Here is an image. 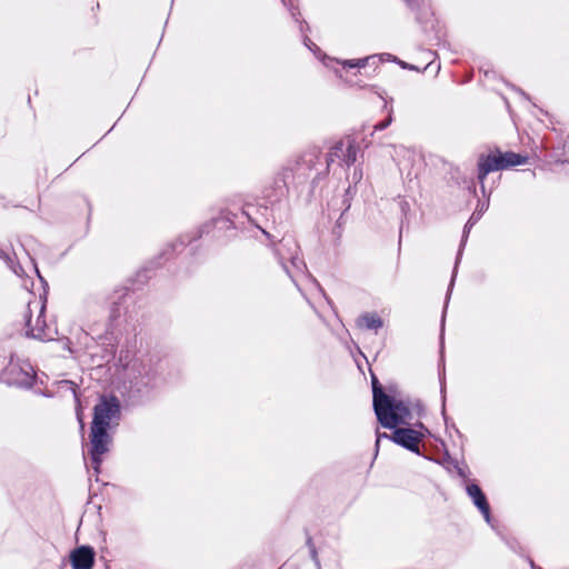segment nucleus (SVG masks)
Segmentation results:
<instances>
[{"instance_id": "f03ea898", "label": "nucleus", "mask_w": 569, "mask_h": 569, "mask_svg": "<svg viewBox=\"0 0 569 569\" xmlns=\"http://www.w3.org/2000/svg\"><path fill=\"white\" fill-rule=\"evenodd\" d=\"M274 254L292 281H296L297 274L303 273L306 263L300 257L299 246L293 238H282L274 249Z\"/></svg>"}, {"instance_id": "aec40b11", "label": "nucleus", "mask_w": 569, "mask_h": 569, "mask_svg": "<svg viewBox=\"0 0 569 569\" xmlns=\"http://www.w3.org/2000/svg\"><path fill=\"white\" fill-rule=\"evenodd\" d=\"M392 109H388V118L385 120V121H380L378 122L377 124H375V130H378V131H381V130H385L387 127L390 126V123L392 122Z\"/></svg>"}, {"instance_id": "7c9ffc66", "label": "nucleus", "mask_w": 569, "mask_h": 569, "mask_svg": "<svg viewBox=\"0 0 569 569\" xmlns=\"http://www.w3.org/2000/svg\"><path fill=\"white\" fill-rule=\"evenodd\" d=\"M487 207H488V206H486V207H485V206H481V207H480V209H479V211H478V213H479V214H481V212H483V210H486V209H487Z\"/></svg>"}, {"instance_id": "a878e982", "label": "nucleus", "mask_w": 569, "mask_h": 569, "mask_svg": "<svg viewBox=\"0 0 569 569\" xmlns=\"http://www.w3.org/2000/svg\"><path fill=\"white\" fill-rule=\"evenodd\" d=\"M458 475H459L461 478H463V479H465V482H466V481H469V480L467 479V475H466V471H465L463 469H458Z\"/></svg>"}, {"instance_id": "ddd939ff", "label": "nucleus", "mask_w": 569, "mask_h": 569, "mask_svg": "<svg viewBox=\"0 0 569 569\" xmlns=\"http://www.w3.org/2000/svg\"><path fill=\"white\" fill-rule=\"evenodd\" d=\"M502 170L501 162L497 158V153L492 152L487 156L481 154L478 160V180L481 184V189L485 192V179L493 171Z\"/></svg>"}, {"instance_id": "cd10ccee", "label": "nucleus", "mask_w": 569, "mask_h": 569, "mask_svg": "<svg viewBox=\"0 0 569 569\" xmlns=\"http://www.w3.org/2000/svg\"><path fill=\"white\" fill-rule=\"evenodd\" d=\"M531 569H541L540 567L536 566L532 560H530Z\"/></svg>"}, {"instance_id": "2eb2a0df", "label": "nucleus", "mask_w": 569, "mask_h": 569, "mask_svg": "<svg viewBox=\"0 0 569 569\" xmlns=\"http://www.w3.org/2000/svg\"><path fill=\"white\" fill-rule=\"evenodd\" d=\"M357 326L377 331L383 327V321L376 312H366L357 319Z\"/></svg>"}, {"instance_id": "bb28decb", "label": "nucleus", "mask_w": 569, "mask_h": 569, "mask_svg": "<svg viewBox=\"0 0 569 569\" xmlns=\"http://www.w3.org/2000/svg\"><path fill=\"white\" fill-rule=\"evenodd\" d=\"M241 214H242V216H246L249 220L251 219V217H250V212H249V210H248V209H244V208H243V209L241 210Z\"/></svg>"}, {"instance_id": "0eeeda50", "label": "nucleus", "mask_w": 569, "mask_h": 569, "mask_svg": "<svg viewBox=\"0 0 569 569\" xmlns=\"http://www.w3.org/2000/svg\"><path fill=\"white\" fill-rule=\"evenodd\" d=\"M395 61L400 68L402 69H409L411 71H421V68L418 66L409 64L405 61L398 60L397 58H393L389 53H382V54H373L366 58L360 59H349L341 61V67L343 69H365V68H372L377 69L379 68L380 63L385 60H391Z\"/></svg>"}, {"instance_id": "c85d7f7f", "label": "nucleus", "mask_w": 569, "mask_h": 569, "mask_svg": "<svg viewBox=\"0 0 569 569\" xmlns=\"http://www.w3.org/2000/svg\"><path fill=\"white\" fill-rule=\"evenodd\" d=\"M353 179L360 180L361 179V173L355 172Z\"/></svg>"}, {"instance_id": "423d86ee", "label": "nucleus", "mask_w": 569, "mask_h": 569, "mask_svg": "<svg viewBox=\"0 0 569 569\" xmlns=\"http://www.w3.org/2000/svg\"><path fill=\"white\" fill-rule=\"evenodd\" d=\"M159 362L151 359L136 360L130 366L131 383L140 391L141 388H153L159 382Z\"/></svg>"}, {"instance_id": "2f4dec72", "label": "nucleus", "mask_w": 569, "mask_h": 569, "mask_svg": "<svg viewBox=\"0 0 569 569\" xmlns=\"http://www.w3.org/2000/svg\"><path fill=\"white\" fill-rule=\"evenodd\" d=\"M469 81V78L463 79L462 81H459V83H466Z\"/></svg>"}, {"instance_id": "1a4fd4ad", "label": "nucleus", "mask_w": 569, "mask_h": 569, "mask_svg": "<svg viewBox=\"0 0 569 569\" xmlns=\"http://www.w3.org/2000/svg\"><path fill=\"white\" fill-rule=\"evenodd\" d=\"M120 415V402L116 397L106 398L96 405L91 427L109 429L112 419Z\"/></svg>"}, {"instance_id": "20e7f679", "label": "nucleus", "mask_w": 569, "mask_h": 569, "mask_svg": "<svg viewBox=\"0 0 569 569\" xmlns=\"http://www.w3.org/2000/svg\"><path fill=\"white\" fill-rule=\"evenodd\" d=\"M36 371L27 360L11 356L8 366L2 370L0 379L9 386L31 388L36 380Z\"/></svg>"}, {"instance_id": "39448f33", "label": "nucleus", "mask_w": 569, "mask_h": 569, "mask_svg": "<svg viewBox=\"0 0 569 569\" xmlns=\"http://www.w3.org/2000/svg\"><path fill=\"white\" fill-rule=\"evenodd\" d=\"M315 158L313 154H306L300 161H297L293 167L283 168L276 180L281 196L288 190L290 183H302L311 177V164Z\"/></svg>"}, {"instance_id": "b1692460", "label": "nucleus", "mask_w": 569, "mask_h": 569, "mask_svg": "<svg viewBox=\"0 0 569 569\" xmlns=\"http://www.w3.org/2000/svg\"><path fill=\"white\" fill-rule=\"evenodd\" d=\"M410 8H417L420 3V0H403Z\"/></svg>"}, {"instance_id": "4be33fe9", "label": "nucleus", "mask_w": 569, "mask_h": 569, "mask_svg": "<svg viewBox=\"0 0 569 569\" xmlns=\"http://www.w3.org/2000/svg\"><path fill=\"white\" fill-rule=\"evenodd\" d=\"M460 256H461V249H460V250H459V252H458V257H457L456 266H455V270H453V276H452V278H451V282H450V286H449V289H448V293H447V299L449 298V295H450L451 288H452V286H453L455 276H456V270H457V266H458V263H459Z\"/></svg>"}, {"instance_id": "f257e3e1", "label": "nucleus", "mask_w": 569, "mask_h": 569, "mask_svg": "<svg viewBox=\"0 0 569 569\" xmlns=\"http://www.w3.org/2000/svg\"><path fill=\"white\" fill-rule=\"evenodd\" d=\"M372 392L373 410L379 423L383 428L393 429L390 440L413 453L421 455L419 445L425 438L422 430L426 429L423 425H419L420 430L398 427L406 423L411 417L410 410L405 402L387 395L375 377L372 379Z\"/></svg>"}, {"instance_id": "9d476101", "label": "nucleus", "mask_w": 569, "mask_h": 569, "mask_svg": "<svg viewBox=\"0 0 569 569\" xmlns=\"http://www.w3.org/2000/svg\"><path fill=\"white\" fill-rule=\"evenodd\" d=\"M336 160L346 167L353 164L357 160V147L355 143H352L350 140H341L335 143L327 154V167H329Z\"/></svg>"}, {"instance_id": "412c9836", "label": "nucleus", "mask_w": 569, "mask_h": 569, "mask_svg": "<svg viewBox=\"0 0 569 569\" xmlns=\"http://www.w3.org/2000/svg\"><path fill=\"white\" fill-rule=\"evenodd\" d=\"M307 545L309 546L310 555H311V557H312V559H313L315 563H316L317 566H319V560H318V557H317V550H316V548H315V546H313L312 540H311V538H310V537H309V538H308V540H307Z\"/></svg>"}, {"instance_id": "9b49d317", "label": "nucleus", "mask_w": 569, "mask_h": 569, "mask_svg": "<svg viewBox=\"0 0 569 569\" xmlns=\"http://www.w3.org/2000/svg\"><path fill=\"white\" fill-rule=\"evenodd\" d=\"M466 492L483 516L487 523L491 522L490 506L482 489L475 481H466Z\"/></svg>"}, {"instance_id": "7ed1b4c3", "label": "nucleus", "mask_w": 569, "mask_h": 569, "mask_svg": "<svg viewBox=\"0 0 569 569\" xmlns=\"http://www.w3.org/2000/svg\"><path fill=\"white\" fill-rule=\"evenodd\" d=\"M46 305L41 300L34 299L29 301L27 311L24 313L26 319V335L33 339L41 341L51 340L52 336L43 318Z\"/></svg>"}, {"instance_id": "6e6552de", "label": "nucleus", "mask_w": 569, "mask_h": 569, "mask_svg": "<svg viewBox=\"0 0 569 569\" xmlns=\"http://www.w3.org/2000/svg\"><path fill=\"white\" fill-rule=\"evenodd\" d=\"M111 442V438L108 433V429L91 427L90 432V443L91 449L89 451L92 466L94 471L98 473L100 471V466L102 462V456L109 451V445Z\"/></svg>"}, {"instance_id": "393cba45", "label": "nucleus", "mask_w": 569, "mask_h": 569, "mask_svg": "<svg viewBox=\"0 0 569 569\" xmlns=\"http://www.w3.org/2000/svg\"><path fill=\"white\" fill-rule=\"evenodd\" d=\"M427 69H437L439 70L440 69V66L439 64H435V61H430L428 62V64L423 68V71H426Z\"/></svg>"}, {"instance_id": "4468645a", "label": "nucleus", "mask_w": 569, "mask_h": 569, "mask_svg": "<svg viewBox=\"0 0 569 569\" xmlns=\"http://www.w3.org/2000/svg\"><path fill=\"white\" fill-rule=\"evenodd\" d=\"M497 158L499 162H501L502 170L509 169L511 167L525 164L528 161V157L522 156L520 153H516L512 151L500 152L497 151Z\"/></svg>"}, {"instance_id": "f8f14e48", "label": "nucleus", "mask_w": 569, "mask_h": 569, "mask_svg": "<svg viewBox=\"0 0 569 569\" xmlns=\"http://www.w3.org/2000/svg\"><path fill=\"white\" fill-rule=\"evenodd\" d=\"M94 550L89 546H80L70 553L72 569H92L94 565Z\"/></svg>"}, {"instance_id": "dca6fc26", "label": "nucleus", "mask_w": 569, "mask_h": 569, "mask_svg": "<svg viewBox=\"0 0 569 569\" xmlns=\"http://www.w3.org/2000/svg\"><path fill=\"white\" fill-rule=\"evenodd\" d=\"M127 292L124 290L116 291L112 297L109 298V305H110V315L109 319L110 322L114 321L120 316V300H122L126 297Z\"/></svg>"}, {"instance_id": "5701e85b", "label": "nucleus", "mask_w": 569, "mask_h": 569, "mask_svg": "<svg viewBox=\"0 0 569 569\" xmlns=\"http://www.w3.org/2000/svg\"><path fill=\"white\" fill-rule=\"evenodd\" d=\"M382 438H386V439H389L390 440V435L386 433V432H377V440H376V448L378 449L379 448V445H380V441Z\"/></svg>"}, {"instance_id": "f3484780", "label": "nucleus", "mask_w": 569, "mask_h": 569, "mask_svg": "<svg viewBox=\"0 0 569 569\" xmlns=\"http://www.w3.org/2000/svg\"><path fill=\"white\" fill-rule=\"evenodd\" d=\"M238 217L237 213L231 212L230 210H222L218 218H214L212 222L219 228L230 229L234 228V219Z\"/></svg>"}, {"instance_id": "c756f323", "label": "nucleus", "mask_w": 569, "mask_h": 569, "mask_svg": "<svg viewBox=\"0 0 569 569\" xmlns=\"http://www.w3.org/2000/svg\"><path fill=\"white\" fill-rule=\"evenodd\" d=\"M445 389H446V387H445V382H443V380L441 379V393H442V395L445 393Z\"/></svg>"}, {"instance_id": "6ab92c4d", "label": "nucleus", "mask_w": 569, "mask_h": 569, "mask_svg": "<svg viewBox=\"0 0 569 569\" xmlns=\"http://www.w3.org/2000/svg\"><path fill=\"white\" fill-rule=\"evenodd\" d=\"M479 217H480V214L478 212H473L472 216L470 217V219L468 220V222L466 223L465 229H463V239H462L461 247L465 244L468 232L470 231L473 223L479 219Z\"/></svg>"}, {"instance_id": "a211bd4d", "label": "nucleus", "mask_w": 569, "mask_h": 569, "mask_svg": "<svg viewBox=\"0 0 569 569\" xmlns=\"http://www.w3.org/2000/svg\"><path fill=\"white\" fill-rule=\"evenodd\" d=\"M361 73H340V79L346 82L350 88H363L365 84L359 78Z\"/></svg>"}]
</instances>
